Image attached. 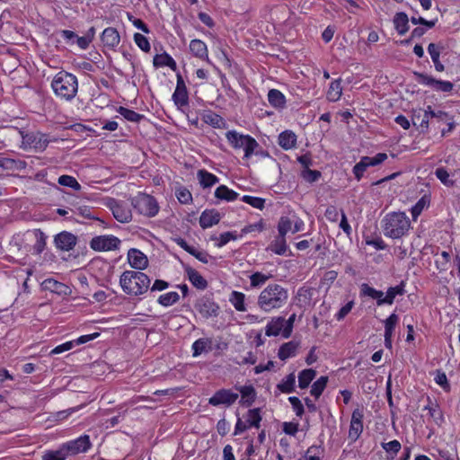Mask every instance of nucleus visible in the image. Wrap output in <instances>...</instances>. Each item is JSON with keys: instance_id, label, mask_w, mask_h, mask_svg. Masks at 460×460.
I'll return each instance as SVG.
<instances>
[{"instance_id": "54", "label": "nucleus", "mask_w": 460, "mask_h": 460, "mask_svg": "<svg viewBox=\"0 0 460 460\" xmlns=\"http://www.w3.org/2000/svg\"><path fill=\"white\" fill-rule=\"evenodd\" d=\"M242 201H243L258 209H262L265 205L264 199L259 198V197H252V196H249V195L243 196Z\"/></svg>"}, {"instance_id": "42", "label": "nucleus", "mask_w": 460, "mask_h": 460, "mask_svg": "<svg viewBox=\"0 0 460 460\" xmlns=\"http://www.w3.org/2000/svg\"><path fill=\"white\" fill-rule=\"evenodd\" d=\"M245 296L242 292L233 291L230 295L229 301L234 305L235 310L239 312L246 311L244 305Z\"/></svg>"}, {"instance_id": "31", "label": "nucleus", "mask_w": 460, "mask_h": 460, "mask_svg": "<svg viewBox=\"0 0 460 460\" xmlns=\"http://www.w3.org/2000/svg\"><path fill=\"white\" fill-rule=\"evenodd\" d=\"M409 18L405 13L400 12L394 15V23L400 35L405 34L409 30Z\"/></svg>"}, {"instance_id": "47", "label": "nucleus", "mask_w": 460, "mask_h": 460, "mask_svg": "<svg viewBox=\"0 0 460 460\" xmlns=\"http://www.w3.org/2000/svg\"><path fill=\"white\" fill-rule=\"evenodd\" d=\"M68 457L64 448L60 446L56 450H49L42 456V460H66Z\"/></svg>"}, {"instance_id": "23", "label": "nucleus", "mask_w": 460, "mask_h": 460, "mask_svg": "<svg viewBox=\"0 0 460 460\" xmlns=\"http://www.w3.org/2000/svg\"><path fill=\"white\" fill-rule=\"evenodd\" d=\"M190 52L198 58L208 61L207 45L200 40H192L190 43Z\"/></svg>"}, {"instance_id": "18", "label": "nucleus", "mask_w": 460, "mask_h": 460, "mask_svg": "<svg viewBox=\"0 0 460 460\" xmlns=\"http://www.w3.org/2000/svg\"><path fill=\"white\" fill-rule=\"evenodd\" d=\"M220 219L221 216L218 211L206 209L200 215L199 225L203 229H206L218 224Z\"/></svg>"}, {"instance_id": "38", "label": "nucleus", "mask_w": 460, "mask_h": 460, "mask_svg": "<svg viewBox=\"0 0 460 460\" xmlns=\"http://www.w3.org/2000/svg\"><path fill=\"white\" fill-rule=\"evenodd\" d=\"M296 376L290 373L281 383L278 384L277 388L284 394H290L295 391Z\"/></svg>"}, {"instance_id": "14", "label": "nucleus", "mask_w": 460, "mask_h": 460, "mask_svg": "<svg viewBox=\"0 0 460 460\" xmlns=\"http://www.w3.org/2000/svg\"><path fill=\"white\" fill-rule=\"evenodd\" d=\"M108 206L112 211L114 217L120 223H128L132 218L130 209L124 204L118 202L114 199H111Z\"/></svg>"}, {"instance_id": "63", "label": "nucleus", "mask_w": 460, "mask_h": 460, "mask_svg": "<svg viewBox=\"0 0 460 460\" xmlns=\"http://www.w3.org/2000/svg\"><path fill=\"white\" fill-rule=\"evenodd\" d=\"M436 383L440 385L445 391L450 390V385L448 383L446 374L440 370H437L435 376Z\"/></svg>"}, {"instance_id": "36", "label": "nucleus", "mask_w": 460, "mask_h": 460, "mask_svg": "<svg viewBox=\"0 0 460 460\" xmlns=\"http://www.w3.org/2000/svg\"><path fill=\"white\" fill-rule=\"evenodd\" d=\"M268 101L272 106L276 108H282L286 103L284 94L277 89H271L269 91Z\"/></svg>"}, {"instance_id": "55", "label": "nucleus", "mask_w": 460, "mask_h": 460, "mask_svg": "<svg viewBox=\"0 0 460 460\" xmlns=\"http://www.w3.org/2000/svg\"><path fill=\"white\" fill-rule=\"evenodd\" d=\"M438 179L446 186L452 187L455 184V181L449 178V173L445 168H438L435 172Z\"/></svg>"}, {"instance_id": "48", "label": "nucleus", "mask_w": 460, "mask_h": 460, "mask_svg": "<svg viewBox=\"0 0 460 460\" xmlns=\"http://www.w3.org/2000/svg\"><path fill=\"white\" fill-rule=\"evenodd\" d=\"M361 291L363 295L367 296L373 299H376V305H379V301L384 299V293L382 291L376 290L374 288L369 287L367 284H363L361 286Z\"/></svg>"}, {"instance_id": "20", "label": "nucleus", "mask_w": 460, "mask_h": 460, "mask_svg": "<svg viewBox=\"0 0 460 460\" xmlns=\"http://www.w3.org/2000/svg\"><path fill=\"white\" fill-rule=\"evenodd\" d=\"M27 143L39 151H44L49 145V138L46 134L40 132L26 136Z\"/></svg>"}, {"instance_id": "59", "label": "nucleus", "mask_w": 460, "mask_h": 460, "mask_svg": "<svg viewBox=\"0 0 460 460\" xmlns=\"http://www.w3.org/2000/svg\"><path fill=\"white\" fill-rule=\"evenodd\" d=\"M302 176L306 181L313 183L317 181L322 174L321 172L317 170L305 169L303 171Z\"/></svg>"}, {"instance_id": "52", "label": "nucleus", "mask_w": 460, "mask_h": 460, "mask_svg": "<svg viewBox=\"0 0 460 460\" xmlns=\"http://www.w3.org/2000/svg\"><path fill=\"white\" fill-rule=\"evenodd\" d=\"M58 182L62 186L70 187L75 190H79L81 189V185L76 179L70 175H61L58 178Z\"/></svg>"}, {"instance_id": "64", "label": "nucleus", "mask_w": 460, "mask_h": 460, "mask_svg": "<svg viewBox=\"0 0 460 460\" xmlns=\"http://www.w3.org/2000/svg\"><path fill=\"white\" fill-rule=\"evenodd\" d=\"M288 401L291 403L294 411H296V416L301 417L305 412L304 406L301 401L296 396L289 397Z\"/></svg>"}, {"instance_id": "51", "label": "nucleus", "mask_w": 460, "mask_h": 460, "mask_svg": "<svg viewBox=\"0 0 460 460\" xmlns=\"http://www.w3.org/2000/svg\"><path fill=\"white\" fill-rule=\"evenodd\" d=\"M271 278V275L264 274L260 271H256L250 276L251 287L259 288L262 286L268 279Z\"/></svg>"}, {"instance_id": "41", "label": "nucleus", "mask_w": 460, "mask_h": 460, "mask_svg": "<svg viewBox=\"0 0 460 460\" xmlns=\"http://www.w3.org/2000/svg\"><path fill=\"white\" fill-rule=\"evenodd\" d=\"M43 289L49 290L53 293L61 294L66 286L54 279H47L41 284Z\"/></svg>"}, {"instance_id": "45", "label": "nucleus", "mask_w": 460, "mask_h": 460, "mask_svg": "<svg viewBox=\"0 0 460 460\" xmlns=\"http://www.w3.org/2000/svg\"><path fill=\"white\" fill-rule=\"evenodd\" d=\"M430 199L429 196L424 195L422 196L417 203L411 208V212L413 220H416L417 217L421 214L424 208L428 207L429 205Z\"/></svg>"}, {"instance_id": "40", "label": "nucleus", "mask_w": 460, "mask_h": 460, "mask_svg": "<svg viewBox=\"0 0 460 460\" xmlns=\"http://www.w3.org/2000/svg\"><path fill=\"white\" fill-rule=\"evenodd\" d=\"M341 84V79L334 80L333 82L331 83V85L327 92V99L330 102H336L341 98L342 93V88Z\"/></svg>"}, {"instance_id": "33", "label": "nucleus", "mask_w": 460, "mask_h": 460, "mask_svg": "<svg viewBox=\"0 0 460 460\" xmlns=\"http://www.w3.org/2000/svg\"><path fill=\"white\" fill-rule=\"evenodd\" d=\"M211 340L200 338L195 341L192 344V355L198 357L203 352H207L211 349Z\"/></svg>"}, {"instance_id": "43", "label": "nucleus", "mask_w": 460, "mask_h": 460, "mask_svg": "<svg viewBox=\"0 0 460 460\" xmlns=\"http://www.w3.org/2000/svg\"><path fill=\"white\" fill-rule=\"evenodd\" d=\"M328 383V376H320L311 387L310 394L316 399L321 396Z\"/></svg>"}, {"instance_id": "56", "label": "nucleus", "mask_w": 460, "mask_h": 460, "mask_svg": "<svg viewBox=\"0 0 460 460\" xmlns=\"http://www.w3.org/2000/svg\"><path fill=\"white\" fill-rule=\"evenodd\" d=\"M134 40L137 47L142 49L144 52H149L150 51V44L147 40V38L141 33H135L134 34Z\"/></svg>"}, {"instance_id": "50", "label": "nucleus", "mask_w": 460, "mask_h": 460, "mask_svg": "<svg viewBox=\"0 0 460 460\" xmlns=\"http://www.w3.org/2000/svg\"><path fill=\"white\" fill-rule=\"evenodd\" d=\"M180 299V296L177 292L172 291L164 295H161L158 298V303L164 306H170L177 303Z\"/></svg>"}, {"instance_id": "39", "label": "nucleus", "mask_w": 460, "mask_h": 460, "mask_svg": "<svg viewBox=\"0 0 460 460\" xmlns=\"http://www.w3.org/2000/svg\"><path fill=\"white\" fill-rule=\"evenodd\" d=\"M33 235L36 239L33 251L36 254H40L46 248L47 235L40 229H34Z\"/></svg>"}, {"instance_id": "3", "label": "nucleus", "mask_w": 460, "mask_h": 460, "mask_svg": "<svg viewBox=\"0 0 460 460\" xmlns=\"http://www.w3.org/2000/svg\"><path fill=\"white\" fill-rule=\"evenodd\" d=\"M382 226L385 236L397 239L409 231L411 222L404 212H391L383 218Z\"/></svg>"}, {"instance_id": "17", "label": "nucleus", "mask_w": 460, "mask_h": 460, "mask_svg": "<svg viewBox=\"0 0 460 460\" xmlns=\"http://www.w3.org/2000/svg\"><path fill=\"white\" fill-rule=\"evenodd\" d=\"M101 40L105 47L114 49L119 44L120 37L115 28L108 27L102 31Z\"/></svg>"}, {"instance_id": "15", "label": "nucleus", "mask_w": 460, "mask_h": 460, "mask_svg": "<svg viewBox=\"0 0 460 460\" xmlns=\"http://www.w3.org/2000/svg\"><path fill=\"white\" fill-rule=\"evenodd\" d=\"M172 100L178 107H182L189 103L187 88L184 80L180 74L177 75V84L172 94Z\"/></svg>"}, {"instance_id": "28", "label": "nucleus", "mask_w": 460, "mask_h": 460, "mask_svg": "<svg viewBox=\"0 0 460 460\" xmlns=\"http://www.w3.org/2000/svg\"><path fill=\"white\" fill-rule=\"evenodd\" d=\"M267 250L273 252L278 255H284L288 251V245L286 242V235H279L273 240Z\"/></svg>"}, {"instance_id": "44", "label": "nucleus", "mask_w": 460, "mask_h": 460, "mask_svg": "<svg viewBox=\"0 0 460 460\" xmlns=\"http://www.w3.org/2000/svg\"><path fill=\"white\" fill-rule=\"evenodd\" d=\"M261 421V409L260 408H254L251 409L247 412V419L246 423L248 426L254 427V428H260V423Z\"/></svg>"}, {"instance_id": "46", "label": "nucleus", "mask_w": 460, "mask_h": 460, "mask_svg": "<svg viewBox=\"0 0 460 460\" xmlns=\"http://www.w3.org/2000/svg\"><path fill=\"white\" fill-rule=\"evenodd\" d=\"M118 112L123 116L127 120L131 122H139L141 119L145 118L144 115L139 114L132 110L128 108L119 106L118 109Z\"/></svg>"}, {"instance_id": "4", "label": "nucleus", "mask_w": 460, "mask_h": 460, "mask_svg": "<svg viewBox=\"0 0 460 460\" xmlns=\"http://www.w3.org/2000/svg\"><path fill=\"white\" fill-rule=\"evenodd\" d=\"M51 87L58 97L66 101H71L77 93V78L68 72L60 71L54 76Z\"/></svg>"}, {"instance_id": "30", "label": "nucleus", "mask_w": 460, "mask_h": 460, "mask_svg": "<svg viewBox=\"0 0 460 460\" xmlns=\"http://www.w3.org/2000/svg\"><path fill=\"white\" fill-rule=\"evenodd\" d=\"M443 47H440L435 43H429L428 46V51L430 55V58L434 63L435 68L438 72H442L445 70V66L439 61L440 50Z\"/></svg>"}, {"instance_id": "19", "label": "nucleus", "mask_w": 460, "mask_h": 460, "mask_svg": "<svg viewBox=\"0 0 460 460\" xmlns=\"http://www.w3.org/2000/svg\"><path fill=\"white\" fill-rule=\"evenodd\" d=\"M183 268L188 279L196 288L204 290L208 288V281L196 270L189 265H184Z\"/></svg>"}, {"instance_id": "27", "label": "nucleus", "mask_w": 460, "mask_h": 460, "mask_svg": "<svg viewBox=\"0 0 460 460\" xmlns=\"http://www.w3.org/2000/svg\"><path fill=\"white\" fill-rule=\"evenodd\" d=\"M285 319L281 316L273 318L265 328V334L267 336H278L280 332H283Z\"/></svg>"}, {"instance_id": "53", "label": "nucleus", "mask_w": 460, "mask_h": 460, "mask_svg": "<svg viewBox=\"0 0 460 460\" xmlns=\"http://www.w3.org/2000/svg\"><path fill=\"white\" fill-rule=\"evenodd\" d=\"M175 195L178 200L182 204H189L192 201V196L190 190L185 187L176 189Z\"/></svg>"}, {"instance_id": "57", "label": "nucleus", "mask_w": 460, "mask_h": 460, "mask_svg": "<svg viewBox=\"0 0 460 460\" xmlns=\"http://www.w3.org/2000/svg\"><path fill=\"white\" fill-rule=\"evenodd\" d=\"M399 317L392 314L385 322V334H394V331L398 323Z\"/></svg>"}, {"instance_id": "12", "label": "nucleus", "mask_w": 460, "mask_h": 460, "mask_svg": "<svg viewBox=\"0 0 460 460\" xmlns=\"http://www.w3.org/2000/svg\"><path fill=\"white\" fill-rule=\"evenodd\" d=\"M238 398V394L229 389H220L217 391L212 397L209 398L208 403L213 406L226 404L232 405Z\"/></svg>"}, {"instance_id": "2", "label": "nucleus", "mask_w": 460, "mask_h": 460, "mask_svg": "<svg viewBox=\"0 0 460 460\" xmlns=\"http://www.w3.org/2000/svg\"><path fill=\"white\" fill-rule=\"evenodd\" d=\"M151 279L141 271L125 270L119 278L122 290L129 296H138L147 292Z\"/></svg>"}, {"instance_id": "29", "label": "nucleus", "mask_w": 460, "mask_h": 460, "mask_svg": "<svg viewBox=\"0 0 460 460\" xmlns=\"http://www.w3.org/2000/svg\"><path fill=\"white\" fill-rule=\"evenodd\" d=\"M153 64L155 67L168 66L173 71H175L177 69L176 62L167 53L156 54L154 57Z\"/></svg>"}, {"instance_id": "10", "label": "nucleus", "mask_w": 460, "mask_h": 460, "mask_svg": "<svg viewBox=\"0 0 460 460\" xmlns=\"http://www.w3.org/2000/svg\"><path fill=\"white\" fill-rule=\"evenodd\" d=\"M119 244L120 240L113 235L95 236L90 242V247L97 252L117 250Z\"/></svg>"}, {"instance_id": "1", "label": "nucleus", "mask_w": 460, "mask_h": 460, "mask_svg": "<svg viewBox=\"0 0 460 460\" xmlns=\"http://www.w3.org/2000/svg\"><path fill=\"white\" fill-rule=\"evenodd\" d=\"M288 299V291L279 284L268 285L259 295L257 305L259 308L270 313L272 310L279 309L286 305Z\"/></svg>"}, {"instance_id": "5", "label": "nucleus", "mask_w": 460, "mask_h": 460, "mask_svg": "<svg viewBox=\"0 0 460 460\" xmlns=\"http://www.w3.org/2000/svg\"><path fill=\"white\" fill-rule=\"evenodd\" d=\"M226 137L234 148L243 149L244 158L246 159L251 157L259 146L258 142L251 136L240 134L235 130L226 132Z\"/></svg>"}, {"instance_id": "62", "label": "nucleus", "mask_w": 460, "mask_h": 460, "mask_svg": "<svg viewBox=\"0 0 460 460\" xmlns=\"http://www.w3.org/2000/svg\"><path fill=\"white\" fill-rule=\"evenodd\" d=\"M364 158L368 166H376L377 164H382L385 160H386L387 155L385 153H378L373 157L364 156Z\"/></svg>"}, {"instance_id": "13", "label": "nucleus", "mask_w": 460, "mask_h": 460, "mask_svg": "<svg viewBox=\"0 0 460 460\" xmlns=\"http://www.w3.org/2000/svg\"><path fill=\"white\" fill-rule=\"evenodd\" d=\"M363 410L357 408L353 411L349 430V438L352 441H356L363 431Z\"/></svg>"}, {"instance_id": "49", "label": "nucleus", "mask_w": 460, "mask_h": 460, "mask_svg": "<svg viewBox=\"0 0 460 460\" xmlns=\"http://www.w3.org/2000/svg\"><path fill=\"white\" fill-rule=\"evenodd\" d=\"M428 114L431 119H435L437 122H447L453 117L444 111H435L431 106H428Z\"/></svg>"}, {"instance_id": "11", "label": "nucleus", "mask_w": 460, "mask_h": 460, "mask_svg": "<svg viewBox=\"0 0 460 460\" xmlns=\"http://www.w3.org/2000/svg\"><path fill=\"white\" fill-rule=\"evenodd\" d=\"M77 243V236L74 234L63 231L54 236V243L60 251L69 252Z\"/></svg>"}, {"instance_id": "22", "label": "nucleus", "mask_w": 460, "mask_h": 460, "mask_svg": "<svg viewBox=\"0 0 460 460\" xmlns=\"http://www.w3.org/2000/svg\"><path fill=\"white\" fill-rule=\"evenodd\" d=\"M405 283L402 281L395 287H390L386 291V296L379 301V305H392L396 296H402L405 293Z\"/></svg>"}, {"instance_id": "60", "label": "nucleus", "mask_w": 460, "mask_h": 460, "mask_svg": "<svg viewBox=\"0 0 460 460\" xmlns=\"http://www.w3.org/2000/svg\"><path fill=\"white\" fill-rule=\"evenodd\" d=\"M429 403L425 407L426 410L429 411V415L435 419L436 421L438 420H442V413L439 410V406L437 402H432L429 399Z\"/></svg>"}, {"instance_id": "25", "label": "nucleus", "mask_w": 460, "mask_h": 460, "mask_svg": "<svg viewBox=\"0 0 460 460\" xmlns=\"http://www.w3.org/2000/svg\"><path fill=\"white\" fill-rule=\"evenodd\" d=\"M296 136L291 130H285L279 136V145L285 150H289L296 146Z\"/></svg>"}, {"instance_id": "9", "label": "nucleus", "mask_w": 460, "mask_h": 460, "mask_svg": "<svg viewBox=\"0 0 460 460\" xmlns=\"http://www.w3.org/2000/svg\"><path fill=\"white\" fill-rule=\"evenodd\" d=\"M61 446L64 448V452H66L68 456H72L88 451L92 443L88 435H83L76 439L67 441Z\"/></svg>"}, {"instance_id": "37", "label": "nucleus", "mask_w": 460, "mask_h": 460, "mask_svg": "<svg viewBox=\"0 0 460 460\" xmlns=\"http://www.w3.org/2000/svg\"><path fill=\"white\" fill-rule=\"evenodd\" d=\"M198 177L199 180V183L203 188L211 187L219 181V179L216 175L207 172L206 170H199L198 172Z\"/></svg>"}, {"instance_id": "6", "label": "nucleus", "mask_w": 460, "mask_h": 460, "mask_svg": "<svg viewBox=\"0 0 460 460\" xmlns=\"http://www.w3.org/2000/svg\"><path fill=\"white\" fill-rule=\"evenodd\" d=\"M131 205L139 214L148 217H155L159 211L155 199L147 194H138L131 199Z\"/></svg>"}, {"instance_id": "32", "label": "nucleus", "mask_w": 460, "mask_h": 460, "mask_svg": "<svg viewBox=\"0 0 460 460\" xmlns=\"http://www.w3.org/2000/svg\"><path fill=\"white\" fill-rule=\"evenodd\" d=\"M215 197L219 199L233 201L237 199L238 193L230 190L226 185H220L215 190Z\"/></svg>"}, {"instance_id": "8", "label": "nucleus", "mask_w": 460, "mask_h": 460, "mask_svg": "<svg viewBox=\"0 0 460 460\" xmlns=\"http://www.w3.org/2000/svg\"><path fill=\"white\" fill-rule=\"evenodd\" d=\"M194 307L206 319L217 317L220 309L219 305L211 297L206 296L199 298Z\"/></svg>"}, {"instance_id": "26", "label": "nucleus", "mask_w": 460, "mask_h": 460, "mask_svg": "<svg viewBox=\"0 0 460 460\" xmlns=\"http://www.w3.org/2000/svg\"><path fill=\"white\" fill-rule=\"evenodd\" d=\"M240 392L242 400L241 403L246 407L251 406L256 398V392L252 385H244L237 388Z\"/></svg>"}, {"instance_id": "35", "label": "nucleus", "mask_w": 460, "mask_h": 460, "mask_svg": "<svg viewBox=\"0 0 460 460\" xmlns=\"http://www.w3.org/2000/svg\"><path fill=\"white\" fill-rule=\"evenodd\" d=\"M315 376L316 371L312 368L302 370L298 375V386L301 389L307 388L310 383L315 377Z\"/></svg>"}, {"instance_id": "16", "label": "nucleus", "mask_w": 460, "mask_h": 460, "mask_svg": "<svg viewBox=\"0 0 460 460\" xmlns=\"http://www.w3.org/2000/svg\"><path fill=\"white\" fill-rule=\"evenodd\" d=\"M128 261L130 266L136 270H145L148 265L147 257L139 250L131 248L128 252Z\"/></svg>"}, {"instance_id": "24", "label": "nucleus", "mask_w": 460, "mask_h": 460, "mask_svg": "<svg viewBox=\"0 0 460 460\" xmlns=\"http://www.w3.org/2000/svg\"><path fill=\"white\" fill-rule=\"evenodd\" d=\"M299 343L295 341H290L288 342L283 343L278 352V357L281 360H286L290 357H294L297 350Z\"/></svg>"}, {"instance_id": "61", "label": "nucleus", "mask_w": 460, "mask_h": 460, "mask_svg": "<svg viewBox=\"0 0 460 460\" xmlns=\"http://www.w3.org/2000/svg\"><path fill=\"white\" fill-rule=\"evenodd\" d=\"M369 167L367 162L365 161L364 156L360 159V161L355 164L353 167V172L357 180H360L363 176L364 172L367 168Z\"/></svg>"}, {"instance_id": "58", "label": "nucleus", "mask_w": 460, "mask_h": 460, "mask_svg": "<svg viewBox=\"0 0 460 460\" xmlns=\"http://www.w3.org/2000/svg\"><path fill=\"white\" fill-rule=\"evenodd\" d=\"M292 222L288 217H281L278 224V231L281 235H286L291 230Z\"/></svg>"}, {"instance_id": "21", "label": "nucleus", "mask_w": 460, "mask_h": 460, "mask_svg": "<svg viewBox=\"0 0 460 460\" xmlns=\"http://www.w3.org/2000/svg\"><path fill=\"white\" fill-rule=\"evenodd\" d=\"M430 117L428 114V109L425 111L419 110L414 111L411 120L414 127L420 128L421 132H425L429 128Z\"/></svg>"}, {"instance_id": "34", "label": "nucleus", "mask_w": 460, "mask_h": 460, "mask_svg": "<svg viewBox=\"0 0 460 460\" xmlns=\"http://www.w3.org/2000/svg\"><path fill=\"white\" fill-rule=\"evenodd\" d=\"M2 169L4 170H23L27 166V163L23 160H15L7 157H2Z\"/></svg>"}, {"instance_id": "7", "label": "nucleus", "mask_w": 460, "mask_h": 460, "mask_svg": "<svg viewBox=\"0 0 460 460\" xmlns=\"http://www.w3.org/2000/svg\"><path fill=\"white\" fill-rule=\"evenodd\" d=\"M414 75L419 84L428 85L437 92L450 93L454 88V84L449 81L438 80L420 72H414Z\"/></svg>"}]
</instances>
